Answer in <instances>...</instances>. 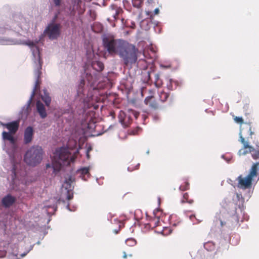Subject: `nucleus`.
I'll return each instance as SVG.
<instances>
[{"label":"nucleus","instance_id":"obj_9","mask_svg":"<svg viewBox=\"0 0 259 259\" xmlns=\"http://www.w3.org/2000/svg\"><path fill=\"white\" fill-rule=\"evenodd\" d=\"M34 135L33 128L31 126H27L24 132L23 142L25 144H28L31 142Z\"/></svg>","mask_w":259,"mask_h":259},{"label":"nucleus","instance_id":"obj_21","mask_svg":"<svg viewBox=\"0 0 259 259\" xmlns=\"http://www.w3.org/2000/svg\"><path fill=\"white\" fill-rule=\"evenodd\" d=\"M239 136H240V141L241 143L243 144L244 148H248L250 151H251V150L253 149L252 146H250L249 145L248 143L246 141H245L244 138L242 137L241 131L239 133Z\"/></svg>","mask_w":259,"mask_h":259},{"label":"nucleus","instance_id":"obj_15","mask_svg":"<svg viewBox=\"0 0 259 259\" xmlns=\"http://www.w3.org/2000/svg\"><path fill=\"white\" fill-rule=\"evenodd\" d=\"M46 167L47 169L51 168L53 170V172L56 175L61 169L62 164L61 163H47Z\"/></svg>","mask_w":259,"mask_h":259},{"label":"nucleus","instance_id":"obj_35","mask_svg":"<svg viewBox=\"0 0 259 259\" xmlns=\"http://www.w3.org/2000/svg\"><path fill=\"white\" fill-rule=\"evenodd\" d=\"M252 157L254 159H259V150L255 151L254 153L252 154Z\"/></svg>","mask_w":259,"mask_h":259},{"label":"nucleus","instance_id":"obj_46","mask_svg":"<svg viewBox=\"0 0 259 259\" xmlns=\"http://www.w3.org/2000/svg\"><path fill=\"white\" fill-rule=\"evenodd\" d=\"M153 119H154V120H155V121H156V120H158V117H157V116H154V117H153Z\"/></svg>","mask_w":259,"mask_h":259},{"label":"nucleus","instance_id":"obj_51","mask_svg":"<svg viewBox=\"0 0 259 259\" xmlns=\"http://www.w3.org/2000/svg\"><path fill=\"white\" fill-rule=\"evenodd\" d=\"M12 178H14V176H12ZM14 178H13V180L14 179Z\"/></svg>","mask_w":259,"mask_h":259},{"label":"nucleus","instance_id":"obj_16","mask_svg":"<svg viewBox=\"0 0 259 259\" xmlns=\"http://www.w3.org/2000/svg\"><path fill=\"white\" fill-rule=\"evenodd\" d=\"M24 184H20L17 179H14L11 184V189L15 191H20L23 189Z\"/></svg>","mask_w":259,"mask_h":259},{"label":"nucleus","instance_id":"obj_40","mask_svg":"<svg viewBox=\"0 0 259 259\" xmlns=\"http://www.w3.org/2000/svg\"><path fill=\"white\" fill-rule=\"evenodd\" d=\"M160 67L161 68H169L170 67V65H163V64H160Z\"/></svg>","mask_w":259,"mask_h":259},{"label":"nucleus","instance_id":"obj_20","mask_svg":"<svg viewBox=\"0 0 259 259\" xmlns=\"http://www.w3.org/2000/svg\"><path fill=\"white\" fill-rule=\"evenodd\" d=\"M91 67L97 71H101L103 70L104 66L102 62L97 61L92 62Z\"/></svg>","mask_w":259,"mask_h":259},{"label":"nucleus","instance_id":"obj_49","mask_svg":"<svg viewBox=\"0 0 259 259\" xmlns=\"http://www.w3.org/2000/svg\"><path fill=\"white\" fill-rule=\"evenodd\" d=\"M51 206H50V205H48V206H46V207H50Z\"/></svg>","mask_w":259,"mask_h":259},{"label":"nucleus","instance_id":"obj_6","mask_svg":"<svg viewBox=\"0 0 259 259\" xmlns=\"http://www.w3.org/2000/svg\"><path fill=\"white\" fill-rule=\"evenodd\" d=\"M123 40L115 39L112 35L109 34H104L102 36L103 47L110 54L117 53Z\"/></svg>","mask_w":259,"mask_h":259},{"label":"nucleus","instance_id":"obj_43","mask_svg":"<svg viewBox=\"0 0 259 259\" xmlns=\"http://www.w3.org/2000/svg\"><path fill=\"white\" fill-rule=\"evenodd\" d=\"M52 207L53 208L54 211H55L56 210V206L55 204H54L53 206H52Z\"/></svg>","mask_w":259,"mask_h":259},{"label":"nucleus","instance_id":"obj_24","mask_svg":"<svg viewBox=\"0 0 259 259\" xmlns=\"http://www.w3.org/2000/svg\"><path fill=\"white\" fill-rule=\"evenodd\" d=\"M168 94L163 91L160 92L159 93V99L162 102H165L168 98Z\"/></svg>","mask_w":259,"mask_h":259},{"label":"nucleus","instance_id":"obj_1","mask_svg":"<svg viewBox=\"0 0 259 259\" xmlns=\"http://www.w3.org/2000/svg\"><path fill=\"white\" fill-rule=\"evenodd\" d=\"M0 44L3 45L26 44L31 47V50L34 56V73L35 78V84L29 100L27 101L26 104L22 108L21 110V113L27 117L31 111L30 105L32 102V100L35 95L36 89L39 86V78L41 74L42 62L41 61L40 56H39V55L38 50L36 47L32 46L33 43L31 42H27L20 40L5 39L0 40Z\"/></svg>","mask_w":259,"mask_h":259},{"label":"nucleus","instance_id":"obj_41","mask_svg":"<svg viewBox=\"0 0 259 259\" xmlns=\"http://www.w3.org/2000/svg\"><path fill=\"white\" fill-rule=\"evenodd\" d=\"M159 9L158 8H156L154 11V13L155 14H157L159 13Z\"/></svg>","mask_w":259,"mask_h":259},{"label":"nucleus","instance_id":"obj_12","mask_svg":"<svg viewBox=\"0 0 259 259\" xmlns=\"http://www.w3.org/2000/svg\"><path fill=\"white\" fill-rule=\"evenodd\" d=\"M89 170L90 167H83L77 169L76 172L83 181H87V178L90 176Z\"/></svg>","mask_w":259,"mask_h":259},{"label":"nucleus","instance_id":"obj_28","mask_svg":"<svg viewBox=\"0 0 259 259\" xmlns=\"http://www.w3.org/2000/svg\"><path fill=\"white\" fill-rule=\"evenodd\" d=\"M143 3V0H132L133 6L137 8H140Z\"/></svg>","mask_w":259,"mask_h":259},{"label":"nucleus","instance_id":"obj_22","mask_svg":"<svg viewBox=\"0 0 259 259\" xmlns=\"http://www.w3.org/2000/svg\"><path fill=\"white\" fill-rule=\"evenodd\" d=\"M5 225L3 223V224L0 223V226L3 228ZM8 244L7 242L3 241L0 242V251H5L7 248Z\"/></svg>","mask_w":259,"mask_h":259},{"label":"nucleus","instance_id":"obj_7","mask_svg":"<svg viewBox=\"0 0 259 259\" xmlns=\"http://www.w3.org/2000/svg\"><path fill=\"white\" fill-rule=\"evenodd\" d=\"M42 155L43 150L41 147L32 146L26 152L24 159L29 162H40Z\"/></svg>","mask_w":259,"mask_h":259},{"label":"nucleus","instance_id":"obj_33","mask_svg":"<svg viewBox=\"0 0 259 259\" xmlns=\"http://www.w3.org/2000/svg\"><path fill=\"white\" fill-rule=\"evenodd\" d=\"M217 218L218 219V221L220 222V225L223 227L224 225L226 224V222H223L222 219L221 218L220 214H218Z\"/></svg>","mask_w":259,"mask_h":259},{"label":"nucleus","instance_id":"obj_32","mask_svg":"<svg viewBox=\"0 0 259 259\" xmlns=\"http://www.w3.org/2000/svg\"><path fill=\"white\" fill-rule=\"evenodd\" d=\"M152 96H148L145 99V103L146 105H149L152 107V105L150 103V101L152 99Z\"/></svg>","mask_w":259,"mask_h":259},{"label":"nucleus","instance_id":"obj_10","mask_svg":"<svg viewBox=\"0 0 259 259\" xmlns=\"http://www.w3.org/2000/svg\"><path fill=\"white\" fill-rule=\"evenodd\" d=\"M36 110L41 119H45L47 117L48 113L46 108L40 101H37L36 103Z\"/></svg>","mask_w":259,"mask_h":259},{"label":"nucleus","instance_id":"obj_29","mask_svg":"<svg viewBox=\"0 0 259 259\" xmlns=\"http://www.w3.org/2000/svg\"><path fill=\"white\" fill-rule=\"evenodd\" d=\"M188 197V194L187 193H185L183 195V198L181 200L182 203L188 202V203H190V204L192 203H193V200H187Z\"/></svg>","mask_w":259,"mask_h":259},{"label":"nucleus","instance_id":"obj_23","mask_svg":"<svg viewBox=\"0 0 259 259\" xmlns=\"http://www.w3.org/2000/svg\"><path fill=\"white\" fill-rule=\"evenodd\" d=\"M128 164L127 169L129 171H132L135 169H138L140 166V164L139 163L137 164L135 163H128Z\"/></svg>","mask_w":259,"mask_h":259},{"label":"nucleus","instance_id":"obj_34","mask_svg":"<svg viewBox=\"0 0 259 259\" xmlns=\"http://www.w3.org/2000/svg\"><path fill=\"white\" fill-rule=\"evenodd\" d=\"M235 121L237 123H240L242 124L243 123V119L241 117H235L234 118Z\"/></svg>","mask_w":259,"mask_h":259},{"label":"nucleus","instance_id":"obj_2","mask_svg":"<svg viewBox=\"0 0 259 259\" xmlns=\"http://www.w3.org/2000/svg\"><path fill=\"white\" fill-rule=\"evenodd\" d=\"M13 22H12V24L11 26H8V25H7V27H4V28H0V34H4L6 32L7 30L9 29H12L13 31L17 32H20L21 31H23L24 32H27L28 30L30 28V24L29 20L24 17L22 16L21 14H16L13 16ZM13 39V38H10L7 37H0V40L1 39ZM13 40H20L24 42H31L33 43V47H36L38 50H39L38 48L36 46L35 44L32 41L30 40H22L21 39H13ZM0 45H4L3 44H0ZM20 44H18V45H20ZM23 45L28 46L30 48L31 51V47L29 46V45H27L26 44H23ZM39 55H40V52L39 50ZM32 53V51H31ZM32 56L33 54L32 53ZM33 61H34V56H33Z\"/></svg>","mask_w":259,"mask_h":259},{"label":"nucleus","instance_id":"obj_39","mask_svg":"<svg viewBox=\"0 0 259 259\" xmlns=\"http://www.w3.org/2000/svg\"><path fill=\"white\" fill-rule=\"evenodd\" d=\"M171 233V230H169V232L167 234H164V232H163V231L158 232V233H161V234H163V235H167L168 234H170Z\"/></svg>","mask_w":259,"mask_h":259},{"label":"nucleus","instance_id":"obj_25","mask_svg":"<svg viewBox=\"0 0 259 259\" xmlns=\"http://www.w3.org/2000/svg\"><path fill=\"white\" fill-rule=\"evenodd\" d=\"M85 80L84 78H82L80 80V83L77 89V94L79 95L80 94H81L83 92V89L84 85Z\"/></svg>","mask_w":259,"mask_h":259},{"label":"nucleus","instance_id":"obj_50","mask_svg":"<svg viewBox=\"0 0 259 259\" xmlns=\"http://www.w3.org/2000/svg\"><path fill=\"white\" fill-rule=\"evenodd\" d=\"M39 243H40L39 241H38V242H37V244H39Z\"/></svg>","mask_w":259,"mask_h":259},{"label":"nucleus","instance_id":"obj_13","mask_svg":"<svg viewBox=\"0 0 259 259\" xmlns=\"http://www.w3.org/2000/svg\"><path fill=\"white\" fill-rule=\"evenodd\" d=\"M10 132L4 131L2 133V138L4 140H8L10 144L15 148L16 147V139Z\"/></svg>","mask_w":259,"mask_h":259},{"label":"nucleus","instance_id":"obj_17","mask_svg":"<svg viewBox=\"0 0 259 259\" xmlns=\"http://www.w3.org/2000/svg\"><path fill=\"white\" fill-rule=\"evenodd\" d=\"M15 200L14 197L10 195H8L3 198L2 203L5 206L8 207L13 204L15 202Z\"/></svg>","mask_w":259,"mask_h":259},{"label":"nucleus","instance_id":"obj_8","mask_svg":"<svg viewBox=\"0 0 259 259\" xmlns=\"http://www.w3.org/2000/svg\"><path fill=\"white\" fill-rule=\"evenodd\" d=\"M60 24H50L45 29L44 34L51 40L57 39L60 34Z\"/></svg>","mask_w":259,"mask_h":259},{"label":"nucleus","instance_id":"obj_19","mask_svg":"<svg viewBox=\"0 0 259 259\" xmlns=\"http://www.w3.org/2000/svg\"><path fill=\"white\" fill-rule=\"evenodd\" d=\"M232 201L235 204H239L243 201V196L241 193L235 192L232 193Z\"/></svg>","mask_w":259,"mask_h":259},{"label":"nucleus","instance_id":"obj_26","mask_svg":"<svg viewBox=\"0 0 259 259\" xmlns=\"http://www.w3.org/2000/svg\"><path fill=\"white\" fill-rule=\"evenodd\" d=\"M125 243L129 246H134L137 244V241L135 239L130 238L125 240Z\"/></svg>","mask_w":259,"mask_h":259},{"label":"nucleus","instance_id":"obj_37","mask_svg":"<svg viewBox=\"0 0 259 259\" xmlns=\"http://www.w3.org/2000/svg\"><path fill=\"white\" fill-rule=\"evenodd\" d=\"M129 112L131 114H132L136 118H137L139 116V113H138L134 110L129 111Z\"/></svg>","mask_w":259,"mask_h":259},{"label":"nucleus","instance_id":"obj_11","mask_svg":"<svg viewBox=\"0 0 259 259\" xmlns=\"http://www.w3.org/2000/svg\"><path fill=\"white\" fill-rule=\"evenodd\" d=\"M19 123L18 121H14L9 123L3 124V126L6 127L12 134H15L18 130Z\"/></svg>","mask_w":259,"mask_h":259},{"label":"nucleus","instance_id":"obj_14","mask_svg":"<svg viewBox=\"0 0 259 259\" xmlns=\"http://www.w3.org/2000/svg\"><path fill=\"white\" fill-rule=\"evenodd\" d=\"M131 115H127L124 112L120 111L118 114L119 121L123 126L127 125V122L129 121Z\"/></svg>","mask_w":259,"mask_h":259},{"label":"nucleus","instance_id":"obj_4","mask_svg":"<svg viewBox=\"0 0 259 259\" xmlns=\"http://www.w3.org/2000/svg\"><path fill=\"white\" fill-rule=\"evenodd\" d=\"M117 53L124 63L128 65L136 62L139 51L134 45L123 40Z\"/></svg>","mask_w":259,"mask_h":259},{"label":"nucleus","instance_id":"obj_42","mask_svg":"<svg viewBox=\"0 0 259 259\" xmlns=\"http://www.w3.org/2000/svg\"><path fill=\"white\" fill-rule=\"evenodd\" d=\"M123 257L124 258H126L127 257V254H126L125 252H123Z\"/></svg>","mask_w":259,"mask_h":259},{"label":"nucleus","instance_id":"obj_44","mask_svg":"<svg viewBox=\"0 0 259 259\" xmlns=\"http://www.w3.org/2000/svg\"><path fill=\"white\" fill-rule=\"evenodd\" d=\"M115 125H111L108 128V130L112 128Z\"/></svg>","mask_w":259,"mask_h":259},{"label":"nucleus","instance_id":"obj_31","mask_svg":"<svg viewBox=\"0 0 259 259\" xmlns=\"http://www.w3.org/2000/svg\"><path fill=\"white\" fill-rule=\"evenodd\" d=\"M246 148H244V147L239 150V151H238V154L241 156V155H245L247 153V151L246 150Z\"/></svg>","mask_w":259,"mask_h":259},{"label":"nucleus","instance_id":"obj_36","mask_svg":"<svg viewBox=\"0 0 259 259\" xmlns=\"http://www.w3.org/2000/svg\"><path fill=\"white\" fill-rule=\"evenodd\" d=\"M33 248V245L30 246L29 249L24 253L21 254V257H24Z\"/></svg>","mask_w":259,"mask_h":259},{"label":"nucleus","instance_id":"obj_30","mask_svg":"<svg viewBox=\"0 0 259 259\" xmlns=\"http://www.w3.org/2000/svg\"><path fill=\"white\" fill-rule=\"evenodd\" d=\"M19 163H13V164L12 165V172L14 175V176L16 177L17 175V171L16 168L17 167V164Z\"/></svg>","mask_w":259,"mask_h":259},{"label":"nucleus","instance_id":"obj_38","mask_svg":"<svg viewBox=\"0 0 259 259\" xmlns=\"http://www.w3.org/2000/svg\"><path fill=\"white\" fill-rule=\"evenodd\" d=\"M53 1L56 6H59L60 5V0H53Z\"/></svg>","mask_w":259,"mask_h":259},{"label":"nucleus","instance_id":"obj_27","mask_svg":"<svg viewBox=\"0 0 259 259\" xmlns=\"http://www.w3.org/2000/svg\"><path fill=\"white\" fill-rule=\"evenodd\" d=\"M84 72L85 73V79L90 83L93 81V76L92 74L89 72L88 70L86 68L84 69Z\"/></svg>","mask_w":259,"mask_h":259},{"label":"nucleus","instance_id":"obj_47","mask_svg":"<svg viewBox=\"0 0 259 259\" xmlns=\"http://www.w3.org/2000/svg\"><path fill=\"white\" fill-rule=\"evenodd\" d=\"M180 189L181 190H184L185 189H184V188L182 187V186H180Z\"/></svg>","mask_w":259,"mask_h":259},{"label":"nucleus","instance_id":"obj_18","mask_svg":"<svg viewBox=\"0 0 259 259\" xmlns=\"http://www.w3.org/2000/svg\"><path fill=\"white\" fill-rule=\"evenodd\" d=\"M41 98L47 107H49L51 103V98L47 93L46 90H44V94L41 95Z\"/></svg>","mask_w":259,"mask_h":259},{"label":"nucleus","instance_id":"obj_3","mask_svg":"<svg viewBox=\"0 0 259 259\" xmlns=\"http://www.w3.org/2000/svg\"><path fill=\"white\" fill-rule=\"evenodd\" d=\"M78 143L76 140L70 138L66 147H62L55 150L53 154L54 160L52 162H74L75 158L70 150H74L73 153L78 152Z\"/></svg>","mask_w":259,"mask_h":259},{"label":"nucleus","instance_id":"obj_5","mask_svg":"<svg viewBox=\"0 0 259 259\" xmlns=\"http://www.w3.org/2000/svg\"><path fill=\"white\" fill-rule=\"evenodd\" d=\"M74 181V177L68 174L65 177L64 181L61 189L60 197L57 200V202L60 203L62 202L64 204H66V208L69 211H71V210L69 208L68 201L72 199L73 198V194L72 190L74 187L73 183Z\"/></svg>","mask_w":259,"mask_h":259},{"label":"nucleus","instance_id":"obj_45","mask_svg":"<svg viewBox=\"0 0 259 259\" xmlns=\"http://www.w3.org/2000/svg\"><path fill=\"white\" fill-rule=\"evenodd\" d=\"M89 150L88 149L87 151V156L88 157V158H89Z\"/></svg>","mask_w":259,"mask_h":259},{"label":"nucleus","instance_id":"obj_48","mask_svg":"<svg viewBox=\"0 0 259 259\" xmlns=\"http://www.w3.org/2000/svg\"><path fill=\"white\" fill-rule=\"evenodd\" d=\"M146 154H149V149H148V150L146 151Z\"/></svg>","mask_w":259,"mask_h":259}]
</instances>
